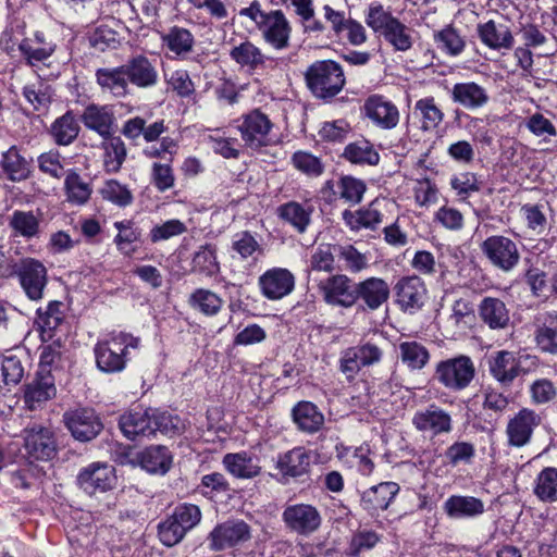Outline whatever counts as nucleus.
<instances>
[{
    "label": "nucleus",
    "mask_w": 557,
    "mask_h": 557,
    "mask_svg": "<svg viewBox=\"0 0 557 557\" xmlns=\"http://www.w3.org/2000/svg\"><path fill=\"white\" fill-rule=\"evenodd\" d=\"M239 14L253 21L264 41L274 49L283 50L289 46L292 26L281 10L265 12L259 1L255 0L242 9Z\"/></svg>",
    "instance_id": "obj_1"
},
{
    "label": "nucleus",
    "mask_w": 557,
    "mask_h": 557,
    "mask_svg": "<svg viewBox=\"0 0 557 557\" xmlns=\"http://www.w3.org/2000/svg\"><path fill=\"white\" fill-rule=\"evenodd\" d=\"M140 338L126 332H113L95 346L96 363L100 371L116 373L125 369L132 349H137Z\"/></svg>",
    "instance_id": "obj_2"
},
{
    "label": "nucleus",
    "mask_w": 557,
    "mask_h": 557,
    "mask_svg": "<svg viewBox=\"0 0 557 557\" xmlns=\"http://www.w3.org/2000/svg\"><path fill=\"white\" fill-rule=\"evenodd\" d=\"M305 78L313 96L324 100L338 95L346 83L342 65L333 60L313 62L307 69Z\"/></svg>",
    "instance_id": "obj_3"
},
{
    "label": "nucleus",
    "mask_w": 557,
    "mask_h": 557,
    "mask_svg": "<svg viewBox=\"0 0 557 557\" xmlns=\"http://www.w3.org/2000/svg\"><path fill=\"white\" fill-rule=\"evenodd\" d=\"M539 366L535 356L520 355L509 350H498L487 358L488 372L502 386L509 387L513 381L528 374Z\"/></svg>",
    "instance_id": "obj_4"
},
{
    "label": "nucleus",
    "mask_w": 557,
    "mask_h": 557,
    "mask_svg": "<svg viewBox=\"0 0 557 557\" xmlns=\"http://www.w3.org/2000/svg\"><path fill=\"white\" fill-rule=\"evenodd\" d=\"M366 22L374 32H380L395 50L407 51L412 47L410 28L385 11L383 5L370 7Z\"/></svg>",
    "instance_id": "obj_5"
},
{
    "label": "nucleus",
    "mask_w": 557,
    "mask_h": 557,
    "mask_svg": "<svg viewBox=\"0 0 557 557\" xmlns=\"http://www.w3.org/2000/svg\"><path fill=\"white\" fill-rule=\"evenodd\" d=\"M481 251L490 264L503 273L512 272L521 260L517 243L504 235H492L484 239Z\"/></svg>",
    "instance_id": "obj_6"
},
{
    "label": "nucleus",
    "mask_w": 557,
    "mask_h": 557,
    "mask_svg": "<svg viewBox=\"0 0 557 557\" xmlns=\"http://www.w3.org/2000/svg\"><path fill=\"white\" fill-rule=\"evenodd\" d=\"M236 123L242 140L248 148L260 149L272 144L271 132L273 123L259 109L242 115Z\"/></svg>",
    "instance_id": "obj_7"
},
{
    "label": "nucleus",
    "mask_w": 557,
    "mask_h": 557,
    "mask_svg": "<svg viewBox=\"0 0 557 557\" xmlns=\"http://www.w3.org/2000/svg\"><path fill=\"white\" fill-rule=\"evenodd\" d=\"M475 374L474 363L468 356H458L436 364L435 379L451 391L466 388Z\"/></svg>",
    "instance_id": "obj_8"
},
{
    "label": "nucleus",
    "mask_w": 557,
    "mask_h": 557,
    "mask_svg": "<svg viewBox=\"0 0 557 557\" xmlns=\"http://www.w3.org/2000/svg\"><path fill=\"white\" fill-rule=\"evenodd\" d=\"M18 277L20 285L28 299L37 301L44 297L48 273L44 263L34 258L22 259L11 272Z\"/></svg>",
    "instance_id": "obj_9"
},
{
    "label": "nucleus",
    "mask_w": 557,
    "mask_h": 557,
    "mask_svg": "<svg viewBox=\"0 0 557 557\" xmlns=\"http://www.w3.org/2000/svg\"><path fill=\"white\" fill-rule=\"evenodd\" d=\"M282 518L287 529L305 536L314 533L322 523V517L318 508L304 503L286 506Z\"/></svg>",
    "instance_id": "obj_10"
},
{
    "label": "nucleus",
    "mask_w": 557,
    "mask_h": 557,
    "mask_svg": "<svg viewBox=\"0 0 557 557\" xmlns=\"http://www.w3.org/2000/svg\"><path fill=\"white\" fill-rule=\"evenodd\" d=\"M23 437L29 461H49L57 455V442L50 429L33 426L24 431Z\"/></svg>",
    "instance_id": "obj_11"
},
{
    "label": "nucleus",
    "mask_w": 557,
    "mask_h": 557,
    "mask_svg": "<svg viewBox=\"0 0 557 557\" xmlns=\"http://www.w3.org/2000/svg\"><path fill=\"white\" fill-rule=\"evenodd\" d=\"M319 289L330 306L351 308L356 304V283L345 274H334L321 281Z\"/></svg>",
    "instance_id": "obj_12"
},
{
    "label": "nucleus",
    "mask_w": 557,
    "mask_h": 557,
    "mask_svg": "<svg viewBox=\"0 0 557 557\" xmlns=\"http://www.w3.org/2000/svg\"><path fill=\"white\" fill-rule=\"evenodd\" d=\"M77 483L89 495L107 492L116 483L115 470L106 462H92L79 471Z\"/></svg>",
    "instance_id": "obj_13"
},
{
    "label": "nucleus",
    "mask_w": 557,
    "mask_h": 557,
    "mask_svg": "<svg viewBox=\"0 0 557 557\" xmlns=\"http://www.w3.org/2000/svg\"><path fill=\"white\" fill-rule=\"evenodd\" d=\"M411 422L417 431L431 437L449 433L453 429L450 414L435 404L417 410Z\"/></svg>",
    "instance_id": "obj_14"
},
{
    "label": "nucleus",
    "mask_w": 557,
    "mask_h": 557,
    "mask_svg": "<svg viewBox=\"0 0 557 557\" xmlns=\"http://www.w3.org/2000/svg\"><path fill=\"white\" fill-rule=\"evenodd\" d=\"M361 111L373 125L381 129H393L399 123L400 114L398 108L382 95L369 96L364 100Z\"/></svg>",
    "instance_id": "obj_15"
},
{
    "label": "nucleus",
    "mask_w": 557,
    "mask_h": 557,
    "mask_svg": "<svg viewBox=\"0 0 557 557\" xmlns=\"http://www.w3.org/2000/svg\"><path fill=\"white\" fill-rule=\"evenodd\" d=\"M541 424V417L534 410L522 408L511 419L506 426L508 445L512 447H523L531 442L534 430Z\"/></svg>",
    "instance_id": "obj_16"
},
{
    "label": "nucleus",
    "mask_w": 557,
    "mask_h": 557,
    "mask_svg": "<svg viewBox=\"0 0 557 557\" xmlns=\"http://www.w3.org/2000/svg\"><path fill=\"white\" fill-rule=\"evenodd\" d=\"M396 302L405 312L413 313L421 309L426 300V287L417 275L401 277L395 285Z\"/></svg>",
    "instance_id": "obj_17"
},
{
    "label": "nucleus",
    "mask_w": 557,
    "mask_h": 557,
    "mask_svg": "<svg viewBox=\"0 0 557 557\" xmlns=\"http://www.w3.org/2000/svg\"><path fill=\"white\" fill-rule=\"evenodd\" d=\"M258 285L265 298L278 300L294 290L295 276L285 268H272L259 276Z\"/></svg>",
    "instance_id": "obj_18"
},
{
    "label": "nucleus",
    "mask_w": 557,
    "mask_h": 557,
    "mask_svg": "<svg viewBox=\"0 0 557 557\" xmlns=\"http://www.w3.org/2000/svg\"><path fill=\"white\" fill-rule=\"evenodd\" d=\"M67 429L81 442L95 438L102 430V423L91 409H76L64 414Z\"/></svg>",
    "instance_id": "obj_19"
},
{
    "label": "nucleus",
    "mask_w": 557,
    "mask_h": 557,
    "mask_svg": "<svg viewBox=\"0 0 557 557\" xmlns=\"http://www.w3.org/2000/svg\"><path fill=\"white\" fill-rule=\"evenodd\" d=\"M250 539V528L244 521H226L216 525L209 535L210 547L221 550Z\"/></svg>",
    "instance_id": "obj_20"
},
{
    "label": "nucleus",
    "mask_w": 557,
    "mask_h": 557,
    "mask_svg": "<svg viewBox=\"0 0 557 557\" xmlns=\"http://www.w3.org/2000/svg\"><path fill=\"white\" fill-rule=\"evenodd\" d=\"M152 423L153 412L151 408H135L123 413L119 419L120 430L131 441L152 435Z\"/></svg>",
    "instance_id": "obj_21"
},
{
    "label": "nucleus",
    "mask_w": 557,
    "mask_h": 557,
    "mask_svg": "<svg viewBox=\"0 0 557 557\" xmlns=\"http://www.w3.org/2000/svg\"><path fill=\"white\" fill-rule=\"evenodd\" d=\"M399 490L396 482H382L362 493L360 505L370 515H377L388 508Z\"/></svg>",
    "instance_id": "obj_22"
},
{
    "label": "nucleus",
    "mask_w": 557,
    "mask_h": 557,
    "mask_svg": "<svg viewBox=\"0 0 557 557\" xmlns=\"http://www.w3.org/2000/svg\"><path fill=\"white\" fill-rule=\"evenodd\" d=\"M389 294L388 283L381 277L371 276L356 283V302L361 300L371 311L377 310L385 304Z\"/></svg>",
    "instance_id": "obj_23"
},
{
    "label": "nucleus",
    "mask_w": 557,
    "mask_h": 557,
    "mask_svg": "<svg viewBox=\"0 0 557 557\" xmlns=\"http://www.w3.org/2000/svg\"><path fill=\"white\" fill-rule=\"evenodd\" d=\"M81 120L86 128L102 138L114 134L115 116L109 106L89 104L83 111Z\"/></svg>",
    "instance_id": "obj_24"
},
{
    "label": "nucleus",
    "mask_w": 557,
    "mask_h": 557,
    "mask_svg": "<svg viewBox=\"0 0 557 557\" xmlns=\"http://www.w3.org/2000/svg\"><path fill=\"white\" fill-rule=\"evenodd\" d=\"M55 394L54 377L50 371H39L36 377L26 386L24 399L26 406L34 410L52 399Z\"/></svg>",
    "instance_id": "obj_25"
},
{
    "label": "nucleus",
    "mask_w": 557,
    "mask_h": 557,
    "mask_svg": "<svg viewBox=\"0 0 557 557\" xmlns=\"http://www.w3.org/2000/svg\"><path fill=\"white\" fill-rule=\"evenodd\" d=\"M222 463L231 475L240 480L253 479L261 472L258 458L247 451L228 453L224 455Z\"/></svg>",
    "instance_id": "obj_26"
},
{
    "label": "nucleus",
    "mask_w": 557,
    "mask_h": 557,
    "mask_svg": "<svg viewBox=\"0 0 557 557\" xmlns=\"http://www.w3.org/2000/svg\"><path fill=\"white\" fill-rule=\"evenodd\" d=\"M451 99L466 109L474 110L487 104L490 96L483 86L474 82H467L453 86Z\"/></svg>",
    "instance_id": "obj_27"
},
{
    "label": "nucleus",
    "mask_w": 557,
    "mask_h": 557,
    "mask_svg": "<svg viewBox=\"0 0 557 557\" xmlns=\"http://www.w3.org/2000/svg\"><path fill=\"white\" fill-rule=\"evenodd\" d=\"M128 83L139 87L149 88L158 83V72L154 65L143 55L129 60L123 65Z\"/></svg>",
    "instance_id": "obj_28"
},
{
    "label": "nucleus",
    "mask_w": 557,
    "mask_h": 557,
    "mask_svg": "<svg viewBox=\"0 0 557 557\" xmlns=\"http://www.w3.org/2000/svg\"><path fill=\"white\" fill-rule=\"evenodd\" d=\"M96 81L103 92L116 98L126 97L129 94V85L123 65L113 69H98Z\"/></svg>",
    "instance_id": "obj_29"
},
{
    "label": "nucleus",
    "mask_w": 557,
    "mask_h": 557,
    "mask_svg": "<svg viewBox=\"0 0 557 557\" xmlns=\"http://www.w3.org/2000/svg\"><path fill=\"white\" fill-rule=\"evenodd\" d=\"M444 512L451 519H468L484 512V504L473 496L451 495L443 504Z\"/></svg>",
    "instance_id": "obj_30"
},
{
    "label": "nucleus",
    "mask_w": 557,
    "mask_h": 557,
    "mask_svg": "<svg viewBox=\"0 0 557 557\" xmlns=\"http://www.w3.org/2000/svg\"><path fill=\"white\" fill-rule=\"evenodd\" d=\"M540 323L535 331L537 347L546 354L557 355V311H549L536 318Z\"/></svg>",
    "instance_id": "obj_31"
},
{
    "label": "nucleus",
    "mask_w": 557,
    "mask_h": 557,
    "mask_svg": "<svg viewBox=\"0 0 557 557\" xmlns=\"http://www.w3.org/2000/svg\"><path fill=\"white\" fill-rule=\"evenodd\" d=\"M481 41L491 49H510L513 46V36L505 24H497L490 20L478 26Z\"/></svg>",
    "instance_id": "obj_32"
},
{
    "label": "nucleus",
    "mask_w": 557,
    "mask_h": 557,
    "mask_svg": "<svg viewBox=\"0 0 557 557\" xmlns=\"http://www.w3.org/2000/svg\"><path fill=\"white\" fill-rule=\"evenodd\" d=\"M293 421L306 433H315L324 424V416L311 401H299L292 410Z\"/></svg>",
    "instance_id": "obj_33"
},
{
    "label": "nucleus",
    "mask_w": 557,
    "mask_h": 557,
    "mask_svg": "<svg viewBox=\"0 0 557 557\" xmlns=\"http://www.w3.org/2000/svg\"><path fill=\"white\" fill-rule=\"evenodd\" d=\"M41 213L34 211L15 210L10 219L9 226L14 236L33 239L40 234Z\"/></svg>",
    "instance_id": "obj_34"
},
{
    "label": "nucleus",
    "mask_w": 557,
    "mask_h": 557,
    "mask_svg": "<svg viewBox=\"0 0 557 557\" xmlns=\"http://www.w3.org/2000/svg\"><path fill=\"white\" fill-rule=\"evenodd\" d=\"M482 321L493 330L505 329L510 321L509 310L499 298L485 297L479 306Z\"/></svg>",
    "instance_id": "obj_35"
},
{
    "label": "nucleus",
    "mask_w": 557,
    "mask_h": 557,
    "mask_svg": "<svg viewBox=\"0 0 557 557\" xmlns=\"http://www.w3.org/2000/svg\"><path fill=\"white\" fill-rule=\"evenodd\" d=\"M310 467V454L304 447H295L281 455L276 461V468L283 475L301 476Z\"/></svg>",
    "instance_id": "obj_36"
},
{
    "label": "nucleus",
    "mask_w": 557,
    "mask_h": 557,
    "mask_svg": "<svg viewBox=\"0 0 557 557\" xmlns=\"http://www.w3.org/2000/svg\"><path fill=\"white\" fill-rule=\"evenodd\" d=\"M139 462L147 472L163 475L171 469L173 456L165 446H150L140 454Z\"/></svg>",
    "instance_id": "obj_37"
},
{
    "label": "nucleus",
    "mask_w": 557,
    "mask_h": 557,
    "mask_svg": "<svg viewBox=\"0 0 557 557\" xmlns=\"http://www.w3.org/2000/svg\"><path fill=\"white\" fill-rule=\"evenodd\" d=\"M380 201H372L367 208L360 209L356 212L344 211L343 219L346 224L354 231L360 228H375L382 223L383 214L379 209Z\"/></svg>",
    "instance_id": "obj_38"
},
{
    "label": "nucleus",
    "mask_w": 557,
    "mask_h": 557,
    "mask_svg": "<svg viewBox=\"0 0 557 557\" xmlns=\"http://www.w3.org/2000/svg\"><path fill=\"white\" fill-rule=\"evenodd\" d=\"M103 166L108 173H117L127 157L126 145L120 136L110 135L103 138Z\"/></svg>",
    "instance_id": "obj_39"
},
{
    "label": "nucleus",
    "mask_w": 557,
    "mask_h": 557,
    "mask_svg": "<svg viewBox=\"0 0 557 557\" xmlns=\"http://www.w3.org/2000/svg\"><path fill=\"white\" fill-rule=\"evenodd\" d=\"M18 50L29 65L45 62L54 51V45L46 42L42 34H36L34 38H24L18 44Z\"/></svg>",
    "instance_id": "obj_40"
},
{
    "label": "nucleus",
    "mask_w": 557,
    "mask_h": 557,
    "mask_svg": "<svg viewBox=\"0 0 557 557\" xmlns=\"http://www.w3.org/2000/svg\"><path fill=\"white\" fill-rule=\"evenodd\" d=\"M397 349L398 358L410 371L423 369L430 360V354L426 347L416 341L401 342Z\"/></svg>",
    "instance_id": "obj_41"
},
{
    "label": "nucleus",
    "mask_w": 557,
    "mask_h": 557,
    "mask_svg": "<svg viewBox=\"0 0 557 557\" xmlns=\"http://www.w3.org/2000/svg\"><path fill=\"white\" fill-rule=\"evenodd\" d=\"M230 57L237 64L249 70L263 67L268 60L262 51L248 40L234 46L230 51Z\"/></svg>",
    "instance_id": "obj_42"
},
{
    "label": "nucleus",
    "mask_w": 557,
    "mask_h": 557,
    "mask_svg": "<svg viewBox=\"0 0 557 557\" xmlns=\"http://www.w3.org/2000/svg\"><path fill=\"white\" fill-rule=\"evenodd\" d=\"M343 157L350 163L359 165H376L380 161L379 152L369 140L363 138L348 144Z\"/></svg>",
    "instance_id": "obj_43"
},
{
    "label": "nucleus",
    "mask_w": 557,
    "mask_h": 557,
    "mask_svg": "<svg viewBox=\"0 0 557 557\" xmlns=\"http://www.w3.org/2000/svg\"><path fill=\"white\" fill-rule=\"evenodd\" d=\"M311 212V206L296 201H289L278 208V216L299 233H304L310 224Z\"/></svg>",
    "instance_id": "obj_44"
},
{
    "label": "nucleus",
    "mask_w": 557,
    "mask_h": 557,
    "mask_svg": "<svg viewBox=\"0 0 557 557\" xmlns=\"http://www.w3.org/2000/svg\"><path fill=\"white\" fill-rule=\"evenodd\" d=\"M162 42L177 58H185L191 52L195 38L188 29L173 26L166 34L162 35Z\"/></svg>",
    "instance_id": "obj_45"
},
{
    "label": "nucleus",
    "mask_w": 557,
    "mask_h": 557,
    "mask_svg": "<svg viewBox=\"0 0 557 557\" xmlns=\"http://www.w3.org/2000/svg\"><path fill=\"white\" fill-rule=\"evenodd\" d=\"M533 493L541 502H557V468L546 467L537 474Z\"/></svg>",
    "instance_id": "obj_46"
},
{
    "label": "nucleus",
    "mask_w": 557,
    "mask_h": 557,
    "mask_svg": "<svg viewBox=\"0 0 557 557\" xmlns=\"http://www.w3.org/2000/svg\"><path fill=\"white\" fill-rule=\"evenodd\" d=\"M193 271L206 276H213L220 272V263L216 258V247L213 244H205L198 248L193 258Z\"/></svg>",
    "instance_id": "obj_47"
},
{
    "label": "nucleus",
    "mask_w": 557,
    "mask_h": 557,
    "mask_svg": "<svg viewBox=\"0 0 557 557\" xmlns=\"http://www.w3.org/2000/svg\"><path fill=\"white\" fill-rule=\"evenodd\" d=\"M433 38L438 49L453 57L459 55L466 47L463 37L451 25L435 32Z\"/></svg>",
    "instance_id": "obj_48"
},
{
    "label": "nucleus",
    "mask_w": 557,
    "mask_h": 557,
    "mask_svg": "<svg viewBox=\"0 0 557 557\" xmlns=\"http://www.w3.org/2000/svg\"><path fill=\"white\" fill-rule=\"evenodd\" d=\"M79 125L71 112L57 119L51 126V135L58 145H70L78 135Z\"/></svg>",
    "instance_id": "obj_49"
},
{
    "label": "nucleus",
    "mask_w": 557,
    "mask_h": 557,
    "mask_svg": "<svg viewBox=\"0 0 557 557\" xmlns=\"http://www.w3.org/2000/svg\"><path fill=\"white\" fill-rule=\"evenodd\" d=\"M64 188L67 201L78 206L85 205L91 195L90 185L74 171L67 173Z\"/></svg>",
    "instance_id": "obj_50"
},
{
    "label": "nucleus",
    "mask_w": 557,
    "mask_h": 557,
    "mask_svg": "<svg viewBox=\"0 0 557 557\" xmlns=\"http://www.w3.org/2000/svg\"><path fill=\"white\" fill-rule=\"evenodd\" d=\"M2 168L8 177L13 182H20L28 177L27 161L20 154L15 147H11L3 153Z\"/></svg>",
    "instance_id": "obj_51"
},
{
    "label": "nucleus",
    "mask_w": 557,
    "mask_h": 557,
    "mask_svg": "<svg viewBox=\"0 0 557 557\" xmlns=\"http://www.w3.org/2000/svg\"><path fill=\"white\" fill-rule=\"evenodd\" d=\"M189 304L194 309L199 310L206 315H214L222 308V298L205 288L196 289L189 297Z\"/></svg>",
    "instance_id": "obj_52"
},
{
    "label": "nucleus",
    "mask_w": 557,
    "mask_h": 557,
    "mask_svg": "<svg viewBox=\"0 0 557 557\" xmlns=\"http://www.w3.org/2000/svg\"><path fill=\"white\" fill-rule=\"evenodd\" d=\"M114 227L119 231L114 238L117 249L125 256H132L135 252L132 244L140 238V231L132 221H117Z\"/></svg>",
    "instance_id": "obj_53"
},
{
    "label": "nucleus",
    "mask_w": 557,
    "mask_h": 557,
    "mask_svg": "<svg viewBox=\"0 0 557 557\" xmlns=\"http://www.w3.org/2000/svg\"><path fill=\"white\" fill-rule=\"evenodd\" d=\"M414 110L421 115L422 128L424 131L436 128L444 117V113L435 104V100L432 97L418 100Z\"/></svg>",
    "instance_id": "obj_54"
},
{
    "label": "nucleus",
    "mask_w": 557,
    "mask_h": 557,
    "mask_svg": "<svg viewBox=\"0 0 557 557\" xmlns=\"http://www.w3.org/2000/svg\"><path fill=\"white\" fill-rule=\"evenodd\" d=\"M99 193L104 200H108L119 207H126L133 202V195L131 190L116 180H109L104 182Z\"/></svg>",
    "instance_id": "obj_55"
},
{
    "label": "nucleus",
    "mask_w": 557,
    "mask_h": 557,
    "mask_svg": "<svg viewBox=\"0 0 557 557\" xmlns=\"http://www.w3.org/2000/svg\"><path fill=\"white\" fill-rule=\"evenodd\" d=\"M364 367L359 346L349 347L342 352L339 369L347 380H354Z\"/></svg>",
    "instance_id": "obj_56"
},
{
    "label": "nucleus",
    "mask_w": 557,
    "mask_h": 557,
    "mask_svg": "<svg viewBox=\"0 0 557 557\" xmlns=\"http://www.w3.org/2000/svg\"><path fill=\"white\" fill-rule=\"evenodd\" d=\"M531 403L542 406L550 403L557 396L555 384L548 379H537L533 381L529 387Z\"/></svg>",
    "instance_id": "obj_57"
},
{
    "label": "nucleus",
    "mask_w": 557,
    "mask_h": 557,
    "mask_svg": "<svg viewBox=\"0 0 557 557\" xmlns=\"http://www.w3.org/2000/svg\"><path fill=\"white\" fill-rule=\"evenodd\" d=\"M24 376V367L16 356L0 359V381L4 385H16Z\"/></svg>",
    "instance_id": "obj_58"
},
{
    "label": "nucleus",
    "mask_w": 557,
    "mask_h": 557,
    "mask_svg": "<svg viewBox=\"0 0 557 557\" xmlns=\"http://www.w3.org/2000/svg\"><path fill=\"white\" fill-rule=\"evenodd\" d=\"M366 189V184L352 176H344L338 182L339 197L351 205H357L362 200Z\"/></svg>",
    "instance_id": "obj_59"
},
{
    "label": "nucleus",
    "mask_w": 557,
    "mask_h": 557,
    "mask_svg": "<svg viewBox=\"0 0 557 557\" xmlns=\"http://www.w3.org/2000/svg\"><path fill=\"white\" fill-rule=\"evenodd\" d=\"M40 370L44 372H51L52 367H58L61 362L62 356L65 352L64 344L60 338L52 341L40 347Z\"/></svg>",
    "instance_id": "obj_60"
},
{
    "label": "nucleus",
    "mask_w": 557,
    "mask_h": 557,
    "mask_svg": "<svg viewBox=\"0 0 557 557\" xmlns=\"http://www.w3.org/2000/svg\"><path fill=\"white\" fill-rule=\"evenodd\" d=\"M187 231L185 223L177 219L168 220L151 228L149 236L152 243L168 240L172 237L184 234Z\"/></svg>",
    "instance_id": "obj_61"
},
{
    "label": "nucleus",
    "mask_w": 557,
    "mask_h": 557,
    "mask_svg": "<svg viewBox=\"0 0 557 557\" xmlns=\"http://www.w3.org/2000/svg\"><path fill=\"white\" fill-rule=\"evenodd\" d=\"M172 517L187 533L200 522L201 511L199 507L194 504H182L174 509Z\"/></svg>",
    "instance_id": "obj_62"
},
{
    "label": "nucleus",
    "mask_w": 557,
    "mask_h": 557,
    "mask_svg": "<svg viewBox=\"0 0 557 557\" xmlns=\"http://www.w3.org/2000/svg\"><path fill=\"white\" fill-rule=\"evenodd\" d=\"M292 161L298 171L308 176H320L324 170L320 159L309 152L297 151L293 154Z\"/></svg>",
    "instance_id": "obj_63"
},
{
    "label": "nucleus",
    "mask_w": 557,
    "mask_h": 557,
    "mask_svg": "<svg viewBox=\"0 0 557 557\" xmlns=\"http://www.w3.org/2000/svg\"><path fill=\"white\" fill-rule=\"evenodd\" d=\"M158 534L162 544L171 547L180 543L186 532L171 515L165 521L159 524Z\"/></svg>",
    "instance_id": "obj_64"
}]
</instances>
